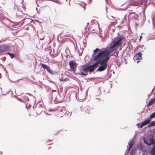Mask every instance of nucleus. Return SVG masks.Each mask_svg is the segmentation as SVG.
I'll list each match as a JSON object with an SVG mask.
<instances>
[{
    "label": "nucleus",
    "mask_w": 155,
    "mask_h": 155,
    "mask_svg": "<svg viewBox=\"0 0 155 155\" xmlns=\"http://www.w3.org/2000/svg\"><path fill=\"white\" fill-rule=\"evenodd\" d=\"M94 52L92 58L94 61H96V62L89 67L87 66V71H94L98 66L99 64L101 65L97 69V71H101L104 70L107 67L109 57H106L98 48H96L94 50Z\"/></svg>",
    "instance_id": "1"
},
{
    "label": "nucleus",
    "mask_w": 155,
    "mask_h": 155,
    "mask_svg": "<svg viewBox=\"0 0 155 155\" xmlns=\"http://www.w3.org/2000/svg\"><path fill=\"white\" fill-rule=\"evenodd\" d=\"M123 38L121 37H117L114 41H112L109 45L108 48H102L99 49L100 51L106 57L110 58V54L116 50L122 44Z\"/></svg>",
    "instance_id": "2"
},
{
    "label": "nucleus",
    "mask_w": 155,
    "mask_h": 155,
    "mask_svg": "<svg viewBox=\"0 0 155 155\" xmlns=\"http://www.w3.org/2000/svg\"><path fill=\"white\" fill-rule=\"evenodd\" d=\"M87 66H83L80 69L79 74L83 75H87Z\"/></svg>",
    "instance_id": "3"
},
{
    "label": "nucleus",
    "mask_w": 155,
    "mask_h": 155,
    "mask_svg": "<svg viewBox=\"0 0 155 155\" xmlns=\"http://www.w3.org/2000/svg\"><path fill=\"white\" fill-rule=\"evenodd\" d=\"M69 65L70 68L72 71H75V68H76V66L75 61L72 60L70 61L69 63Z\"/></svg>",
    "instance_id": "4"
},
{
    "label": "nucleus",
    "mask_w": 155,
    "mask_h": 155,
    "mask_svg": "<svg viewBox=\"0 0 155 155\" xmlns=\"http://www.w3.org/2000/svg\"><path fill=\"white\" fill-rule=\"evenodd\" d=\"M41 65L44 69H46L50 74H53V71L49 67L43 64H41Z\"/></svg>",
    "instance_id": "5"
},
{
    "label": "nucleus",
    "mask_w": 155,
    "mask_h": 155,
    "mask_svg": "<svg viewBox=\"0 0 155 155\" xmlns=\"http://www.w3.org/2000/svg\"><path fill=\"white\" fill-rule=\"evenodd\" d=\"M151 120L150 118L148 119L145 120L144 121L142 122V124L140 125V126H139L140 125V124H138L137 125L138 126V128H142L143 127L145 126L147 124H149Z\"/></svg>",
    "instance_id": "6"
},
{
    "label": "nucleus",
    "mask_w": 155,
    "mask_h": 155,
    "mask_svg": "<svg viewBox=\"0 0 155 155\" xmlns=\"http://www.w3.org/2000/svg\"><path fill=\"white\" fill-rule=\"evenodd\" d=\"M90 108L89 106H87L85 107H81V111L84 112L85 113L90 114Z\"/></svg>",
    "instance_id": "7"
},
{
    "label": "nucleus",
    "mask_w": 155,
    "mask_h": 155,
    "mask_svg": "<svg viewBox=\"0 0 155 155\" xmlns=\"http://www.w3.org/2000/svg\"><path fill=\"white\" fill-rule=\"evenodd\" d=\"M129 17L131 18L132 19H136L138 17V15H137L135 12H129L128 15Z\"/></svg>",
    "instance_id": "8"
},
{
    "label": "nucleus",
    "mask_w": 155,
    "mask_h": 155,
    "mask_svg": "<svg viewBox=\"0 0 155 155\" xmlns=\"http://www.w3.org/2000/svg\"><path fill=\"white\" fill-rule=\"evenodd\" d=\"M67 76L65 74H61L60 77V80L61 81H68L69 79L67 77Z\"/></svg>",
    "instance_id": "9"
},
{
    "label": "nucleus",
    "mask_w": 155,
    "mask_h": 155,
    "mask_svg": "<svg viewBox=\"0 0 155 155\" xmlns=\"http://www.w3.org/2000/svg\"><path fill=\"white\" fill-rule=\"evenodd\" d=\"M142 59V54L140 53L137 54L136 55L134 56V59L135 61L140 60Z\"/></svg>",
    "instance_id": "10"
},
{
    "label": "nucleus",
    "mask_w": 155,
    "mask_h": 155,
    "mask_svg": "<svg viewBox=\"0 0 155 155\" xmlns=\"http://www.w3.org/2000/svg\"><path fill=\"white\" fill-rule=\"evenodd\" d=\"M59 112L64 113V114H65V115H66V114H69L70 113L68 111H65V110L63 107H60L59 109Z\"/></svg>",
    "instance_id": "11"
},
{
    "label": "nucleus",
    "mask_w": 155,
    "mask_h": 155,
    "mask_svg": "<svg viewBox=\"0 0 155 155\" xmlns=\"http://www.w3.org/2000/svg\"><path fill=\"white\" fill-rule=\"evenodd\" d=\"M130 2L131 3L130 5H132L134 6H136L135 5L136 4H138V1L137 0H130Z\"/></svg>",
    "instance_id": "12"
},
{
    "label": "nucleus",
    "mask_w": 155,
    "mask_h": 155,
    "mask_svg": "<svg viewBox=\"0 0 155 155\" xmlns=\"http://www.w3.org/2000/svg\"><path fill=\"white\" fill-rule=\"evenodd\" d=\"M155 102V98L152 99L147 104V107H149L151 106Z\"/></svg>",
    "instance_id": "13"
},
{
    "label": "nucleus",
    "mask_w": 155,
    "mask_h": 155,
    "mask_svg": "<svg viewBox=\"0 0 155 155\" xmlns=\"http://www.w3.org/2000/svg\"><path fill=\"white\" fill-rule=\"evenodd\" d=\"M144 2L143 0L138 1V4H136L135 5L136 6H139L142 5Z\"/></svg>",
    "instance_id": "14"
},
{
    "label": "nucleus",
    "mask_w": 155,
    "mask_h": 155,
    "mask_svg": "<svg viewBox=\"0 0 155 155\" xmlns=\"http://www.w3.org/2000/svg\"><path fill=\"white\" fill-rule=\"evenodd\" d=\"M134 142L133 141H131L129 143V147L128 148L129 150H130V149L134 145Z\"/></svg>",
    "instance_id": "15"
},
{
    "label": "nucleus",
    "mask_w": 155,
    "mask_h": 155,
    "mask_svg": "<svg viewBox=\"0 0 155 155\" xmlns=\"http://www.w3.org/2000/svg\"><path fill=\"white\" fill-rule=\"evenodd\" d=\"M150 38L151 39H155V31L152 33L150 36Z\"/></svg>",
    "instance_id": "16"
},
{
    "label": "nucleus",
    "mask_w": 155,
    "mask_h": 155,
    "mask_svg": "<svg viewBox=\"0 0 155 155\" xmlns=\"http://www.w3.org/2000/svg\"><path fill=\"white\" fill-rule=\"evenodd\" d=\"M155 125V121H152L148 125V127H151L154 126Z\"/></svg>",
    "instance_id": "17"
},
{
    "label": "nucleus",
    "mask_w": 155,
    "mask_h": 155,
    "mask_svg": "<svg viewBox=\"0 0 155 155\" xmlns=\"http://www.w3.org/2000/svg\"><path fill=\"white\" fill-rule=\"evenodd\" d=\"M64 115V113L59 112L57 114V117H62Z\"/></svg>",
    "instance_id": "18"
},
{
    "label": "nucleus",
    "mask_w": 155,
    "mask_h": 155,
    "mask_svg": "<svg viewBox=\"0 0 155 155\" xmlns=\"http://www.w3.org/2000/svg\"><path fill=\"white\" fill-rule=\"evenodd\" d=\"M7 54H8L9 55V56H10L11 58H13L15 56V55L12 53H11L9 52H8Z\"/></svg>",
    "instance_id": "19"
},
{
    "label": "nucleus",
    "mask_w": 155,
    "mask_h": 155,
    "mask_svg": "<svg viewBox=\"0 0 155 155\" xmlns=\"http://www.w3.org/2000/svg\"><path fill=\"white\" fill-rule=\"evenodd\" d=\"M151 153L152 155H155V146H154L152 150Z\"/></svg>",
    "instance_id": "20"
},
{
    "label": "nucleus",
    "mask_w": 155,
    "mask_h": 155,
    "mask_svg": "<svg viewBox=\"0 0 155 155\" xmlns=\"http://www.w3.org/2000/svg\"><path fill=\"white\" fill-rule=\"evenodd\" d=\"M155 117V112L152 114L150 116V118Z\"/></svg>",
    "instance_id": "21"
},
{
    "label": "nucleus",
    "mask_w": 155,
    "mask_h": 155,
    "mask_svg": "<svg viewBox=\"0 0 155 155\" xmlns=\"http://www.w3.org/2000/svg\"><path fill=\"white\" fill-rule=\"evenodd\" d=\"M45 8L48 9V10H50L51 9L50 7L49 6L47 5L45 6Z\"/></svg>",
    "instance_id": "22"
},
{
    "label": "nucleus",
    "mask_w": 155,
    "mask_h": 155,
    "mask_svg": "<svg viewBox=\"0 0 155 155\" xmlns=\"http://www.w3.org/2000/svg\"><path fill=\"white\" fill-rule=\"evenodd\" d=\"M118 52H118H118H117V53H116V55H115V54H114L115 53H114L112 55H114L115 56H116V57H117V56H118Z\"/></svg>",
    "instance_id": "23"
},
{
    "label": "nucleus",
    "mask_w": 155,
    "mask_h": 155,
    "mask_svg": "<svg viewBox=\"0 0 155 155\" xmlns=\"http://www.w3.org/2000/svg\"><path fill=\"white\" fill-rule=\"evenodd\" d=\"M51 61L52 63L54 64L56 63V62H55V61H53V60H51Z\"/></svg>",
    "instance_id": "24"
},
{
    "label": "nucleus",
    "mask_w": 155,
    "mask_h": 155,
    "mask_svg": "<svg viewBox=\"0 0 155 155\" xmlns=\"http://www.w3.org/2000/svg\"><path fill=\"white\" fill-rule=\"evenodd\" d=\"M142 36H140V39H139V40L140 41L141 39L142 38Z\"/></svg>",
    "instance_id": "25"
},
{
    "label": "nucleus",
    "mask_w": 155,
    "mask_h": 155,
    "mask_svg": "<svg viewBox=\"0 0 155 155\" xmlns=\"http://www.w3.org/2000/svg\"><path fill=\"white\" fill-rule=\"evenodd\" d=\"M3 154V152L2 151H0V154L2 155Z\"/></svg>",
    "instance_id": "26"
},
{
    "label": "nucleus",
    "mask_w": 155,
    "mask_h": 155,
    "mask_svg": "<svg viewBox=\"0 0 155 155\" xmlns=\"http://www.w3.org/2000/svg\"><path fill=\"white\" fill-rule=\"evenodd\" d=\"M18 100L20 101L21 102H22V101H21V99H20V98H18Z\"/></svg>",
    "instance_id": "27"
},
{
    "label": "nucleus",
    "mask_w": 155,
    "mask_h": 155,
    "mask_svg": "<svg viewBox=\"0 0 155 155\" xmlns=\"http://www.w3.org/2000/svg\"><path fill=\"white\" fill-rule=\"evenodd\" d=\"M60 131H58V132H57V133H58V134H59V133H60Z\"/></svg>",
    "instance_id": "28"
},
{
    "label": "nucleus",
    "mask_w": 155,
    "mask_h": 155,
    "mask_svg": "<svg viewBox=\"0 0 155 155\" xmlns=\"http://www.w3.org/2000/svg\"><path fill=\"white\" fill-rule=\"evenodd\" d=\"M139 62V61H138L137 62V63H138Z\"/></svg>",
    "instance_id": "29"
}]
</instances>
